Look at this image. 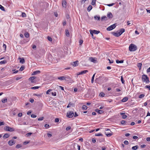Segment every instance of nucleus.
Instances as JSON below:
<instances>
[{
  "label": "nucleus",
  "instance_id": "40",
  "mask_svg": "<svg viewBox=\"0 0 150 150\" xmlns=\"http://www.w3.org/2000/svg\"><path fill=\"white\" fill-rule=\"evenodd\" d=\"M24 67L23 66H22L20 68V69L19 71H22L24 69Z\"/></svg>",
  "mask_w": 150,
  "mask_h": 150
},
{
  "label": "nucleus",
  "instance_id": "3",
  "mask_svg": "<svg viewBox=\"0 0 150 150\" xmlns=\"http://www.w3.org/2000/svg\"><path fill=\"white\" fill-rule=\"evenodd\" d=\"M4 129L6 131H9L11 132L14 131L15 130L13 128L10 127L8 126L5 127H4Z\"/></svg>",
  "mask_w": 150,
  "mask_h": 150
},
{
  "label": "nucleus",
  "instance_id": "8",
  "mask_svg": "<svg viewBox=\"0 0 150 150\" xmlns=\"http://www.w3.org/2000/svg\"><path fill=\"white\" fill-rule=\"evenodd\" d=\"M8 143L10 146H12L15 144V142L13 139H11L8 142Z\"/></svg>",
  "mask_w": 150,
  "mask_h": 150
},
{
  "label": "nucleus",
  "instance_id": "19",
  "mask_svg": "<svg viewBox=\"0 0 150 150\" xmlns=\"http://www.w3.org/2000/svg\"><path fill=\"white\" fill-rule=\"evenodd\" d=\"M94 18L95 20L98 21H99L100 19V16H94Z\"/></svg>",
  "mask_w": 150,
  "mask_h": 150
},
{
  "label": "nucleus",
  "instance_id": "16",
  "mask_svg": "<svg viewBox=\"0 0 150 150\" xmlns=\"http://www.w3.org/2000/svg\"><path fill=\"white\" fill-rule=\"evenodd\" d=\"M113 17V16L112 13L111 12H109L107 14V17L109 18H112Z\"/></svg>",
  "mask_w": 150,
  "mask_h": 150
},
{
  "label": "nucleus",
  "instance_id": "58",
  "mask_svg": "<svg viewBox=\"0 0 150 150\" xmlns=\"http://www.w3.org/2000/svg\"><path fill=\"white\" fill-rule=\"evenodd\" d=\"M71 129V127L70 126H68L66 128V129L67 131H68L69 130H70Z\"/></svg>",
  "mask_w": 150,
  "mask_h": 150
},
{
  "label": "nucleus",
  "instance_id": "18",
  "mask_svg": "<svg viewBox=\"0 0 150 150\" xmlns=\"http://www.w3.org/2000/svg\"><path fill=\"white\" fill-rule=\"evenodd\" d=\"M10 136V135L7 134V133H6V134H5L3 136V138H8Z\"/></svg>",
  "mask_w": 150,
  "mask_h": 150
},
{
  "label": "nucleus",
  "instance_id": "11",
  "mask_svg": "<svg viewBox=\"0 0 150 150\" xmlns=\"http://www.w3.org/2000/svg\"><path fill=\"white\" fill-rule=\"evenodd\" d=\"M89 60L91 62H93L94 63H96L97 61L94 58L92 57H90Z\"/></svg>",
  "mask_w": 150,
  "mask_h": 150
},
{
  "label": "nucleus",
  "instance_id": "55",
  "mask_svg": "<svg viewBox=\"0 0 150 150\" xmlns=\"http://www.w3.org/2000/svg\"><path fill=\"white\" fill-rule=\"evenodd\" d=\"M124 143L125 144L127 145L129 144L128 142L127 141L125 140L124 141Z\"/></svg>",
  "mask_w": 150,
  "mask_h": 150
},
{
  "label": "nucleus",
  "instance_id": "24",
  "mask_svg": "<svg viewBox=\"0 0 150 150\" xmlns=\"http://www.w3.org/2000/svg\"><path fill=\"white\" fill-rule=\"evenodd\" d=\"M66 35L67 37H69L70 36V33L68 30H65Z\"/></svg>",
  "mask_w": 150,
  "mask_h": 150
},
{
  "label": "nucleus",
  "instance_id": "61",
  "mask_svg": "<svg viewBox=\"0 0 150 150\" xmlns=\"http://www.w3.org/2000/svg\"><path fill=\"white\" fill-rule=\"evenodd\" d=\"M22 115V113H20L18 114V116L19 117H21Z\"/></svg>",
  "mask_w": 150,
  "mask_h": 150
},
{
  "label": "nucleus",
  "instance_id": "46",
  "mask_svg": "<svg viewBox=\"0 0 150 150\" xmlns=\"http://www.w3.org/2000/svg\"><path fill=\"white\" fill-rule=\"evenodd\" d=\"M44 119V117H42L40 118H39L38 119V121H41L42 120Z\"/></svg>",
  "mask_w": 150,
  "mask_h": 150
},
{
  "label": "nucleus",
  "instance_id": "5",
  "mask_svg": "<svg viewBox=\"0 0 150 150\" xmlns=\"http://www.w3.org/2000/svg\"><path fill=\"white\" fill-rule=\"evenodd\" d=\"M116 27V24L115 23L108 27L107 28V30L108 31H110L115 28Z\"/></svg>",
  "mask_w": 150,
  "mask_h": 150
},
{
  "label": "nucleus",
  "instance_id": "45",
  "mask_svg": "<svg viewBox=\"0 0 150 150\" xmlns=\"http://www.w3.org/2000/svg\"><path fill=\"white\" fill-rule=\"evenodd\" d=\"M22 16L23 17H26V14L24 12H23L22 13Z\"/></svg>",
  "mask_w": 150,
  "mask_h": 150
},
{
  "label": "nucleus",
  "instance_id": "42",
  "mask_svg": "<svg viewBox=\"0 0 150 150\" xmlns=\"http://www.w3.org/2000/svg\"><path fill=\"white\" fill-rule=\"evenodd\" d=\"M39 87V86H35L32 87L31 88L32 89L35 90L38 89Z\"/></svg>",
  "mask_w": 150,
  "mask_h": 150
},
{
  "label": "nucleus",
  "instance_id": "1",
  "mask_svg": "<svg viewBox=\"0 0 150 150\" xmlns=\"http://www.w3.org/2000/svg\"><path fill=\"white\" fill-rule=\"evenodd\" d=\"M129 50L130 51H134L137 49V47L135 45L131 44L129 47Z\"/></svg>",
  "mask_w": 150,
  "mask_h": 150
},
{
  "label": "nucleus",
  "instance_id": "33",
  "mask_svg": "<svg viewBox=\"0 0 150 150\" xmlns=\"http://www.w3.org/2000/svg\"><path fill=\"white\" fill-rule=\"evenodd\" d=\"M22 146V145L21 144H18L16 146V148L17 149H18L21 148Z\"/></svg>",
  "mask_w": 150,
  "mask_h": 150
},
{
  "label": "nucleus",
  "instance_id": "36",
  "mask_svg": "<svg viewBox=\"0 0 150 150\" xmlns=\"http://www.w3.org/2000/svg\"><path fill=\"white\" fill-rule=\"evenodd\" d=\"M52 91L51 89H49L46 92V94H50L51 93L50 92V91Z\"/></svg>",
  "mask_w": 150,
  "mask_h": 150
},
{
  "label": "nucleus",
  "instance_id": "54",
  "mask_svg": "<svg viewBox=\"0 0 150 150\" xmlns=\"http://www.w3.org/2000/svg\"><path fill=\"white\" fill-rule=\"evenodd\" d=\"M47 38L48 40L49 41H52V39L51 37H50L49 36H48V37H47Z\"/></svg>",
  "mask_w": 150,
  "mask_h": 150
},
{
  "label": "nucleus",
  "instance_id": "47",
  "mask_svg": "<svg viewBox=\"0 0 150 150\" xmlns=\"http://www.w3.org/2000/svg\"><path fill=\"white\" fill-rule=\"evenodd\" d=\"M45 127L46 129H48L50 127V125H48V124H45Z\"/></svg>",
  "mask_w": 150,
  "mask_h": 150
},
{
  "label": "nucleus",
  "instance_id": "64",
  "mask_svg": "<svg viewBox=\"0 0 150 150\" xmlns=\"http://www.w3.org/2000/svg\"><path fill=\"white\" fill-rule=\"evenodd\" d=\"M146 72L147 73H148L150 72V67L147 69Z\"/></svg>",
  "mask_w": 150,
  "mask_h": 150
},
{
  "label": "nucleus",
  "instance_id": "39",
  "mask_svg": "<svg viewBox=\"0 0 150 150\" xmlns=\"http://www.w3.org/2000/svg\"><path fill=\"white\" fill-rule=\"evenodd\" d=\"M87 106L85 105H83L82 107V108L84 110H86L87 109Z\"/></svg>",
  "mask_w": 150,
  "mask_h": 150
},
{
  "label": "nucleus",
  "instance_id": "31",
  "mask_svg": "<svg viewBox=\"0 0 150 150\" xmlns=\"http://www.w3.org/2000/svg\"><path fill=\"white\" fill-rule=\"evenodd\" d=\"M95 74H94L92 77L91 80V83H93L94 79V77H95Z\"/></svg>",
  "mask_w": 150,
  "mask_h": 150
},
{
  "label": "nucleus",
  "instance_id": "9",
  "mask_svg": "<svg viewBox=\"0 0 150 150\" xmlns=\"http://www.w3.org/2000/svg\"><path fill=\"white\" fill-rule=\"evenodd\" d=\"M79 64V61L77 60L76 61L73 62L71 63V64L74 67L78 66Z\"/></svg>",
  "mask_w": 150,
  "mask_h": 150
},
{
  "label": "nucleus",
  "instance_id": "25",
  "mask_svg": "<svg viewBox=\"0 0 150 150\" xmlns=\"http://www.w3.org/2000/svg\"><path fill=\"white\" fill-rule=\"evenodd\" d=\"M138 146L136 145L134 146H133L132 149L133 150H136L138 148Z\"/></svg>",
  "mask_w": 150,
  "mask_h": 150
},
{
  "label": "nucleus",
  "instance_id": "13",
  "mask_svg": "<svg viewBox=\"0 0 150 150\" xmlns=\"http://www.w3.org/2000/svg\"><path fill=\"white\" fill-rule=\"evenodd\" d=\"M95 111L98 113L101 114L103 112V111L102 110H99L98 109H96L95 110Z\"/></svg>",
  "mask_w": 150,
  "mask_h": 150
},
{
  "label": "nucleus",
  "instance_id": "14",
  "mask_svg": "<svg viewBox=\"0 0 150 150\" xmlns=\"http://www.w3.org/2000/svg\"><path fill=\"white\" fill-rule=\"evenodd\" d=\"M112 34L116 37H118L120 36L119 32L118 33H115L114 32H113L112 33Z\"/></svg>",
  "mask_w": 150,
  "mask_h": 150
},
{
  "label": "nucleus",
  "instance_id": "48",
  "mask_svg": "<svg viewBox=\"0 0 150 150\" xmlns=\"http://www.w3.org/2000/svg\"><path fill=\"white\" fill-rule=\"evenodd\" d=\"M103 136L102 134L101 133H98L97 134H95V136Z\"/></svg>",
  "mask_w": 150,
  "mask_h": 150
},
{
  "label": "nucleus",
  "instance_id": "6",
  "mask_svg": "<svg viewBox=\"0 0 150 150\" xmlns=\"http://www.w3.org/2000/svg\"><path fill=\"white\" fill-rule=\"evenodd\" d=\"M74 115V112L72 111H69L67 112V117L69 118H72Z\"/></svg>",
  "mask_w": 150,
  "mask_h": 150
},
{
  "label": "nucleus",
  "instance_id": "44",
  "mask_svg": "<svg viewBox=\"0 0 150 150\" xmlns=\"http://www.w3.org/2000/svg\"><path fill=\"white\" fill-rule=\"evenodd\" d=\"M89 31L90 32V33L91 34V35H92V37H93V30H89Z\"/></svg>",
  "mask_w": 150,
  "mask_h": 150
},
{
  "label": "nucleus",
  "instance_id": "41",
  "mask_svg": "<svg viewBox=\"0 0 150 150\" xmlns=\"http://www.w3.org/2000/svg\"><path fill=\"white\" fill-rule=\"evenodd\" d=\"M121 123L122 125H124L127 123V122L125 120H122L121 121Z\"/></svg>",
  "mask_w": 150,
  "mask_h": 150
},
{
  "label": "nucleus",
  "instance_id": "60",
  "mask_svg": "<svg viewBox=\"0 0 150 150\" xmlns=\"http://www.w3.org/2000/svg\"><path fill=\"white\" fill-rule=\"evenodd\" d=\"M31 116L33 118H35L37 117V116L34 114H32L31 115Z\"/></svg>",
  "mask_w": 150,
  "mask_h": 150
},
{
  "label": "nucleus",
  "instance_id": "12",
  "mask_svg": "<svg viewBox=\"0 0 150 150\" xmlns=\"http://www.w3.org/2000/svg\"><path fill=\"white\" fill-rule=\"evenodd\" d=\"M67 2L65 0H63L62 1V6L63 7L65 8L66 7Z\"/></svg>",
  "mask_w": 150,
  "mask_h": 150
},
{
  "label": "nucleus",
  "instance_id": "38",
  "mask_svg": "<svg viewBox=\"0 0 150 150\" xmlns=\"http://www.w3.org/2000/svg\"><path fill=\"white\" fill-rule=\"evenodd\" d=\"M51 93L52 96H56L57 95V93L55 92H51Z\"/></svg>",
  "mask_w": 150,
  "mask_h": 150
},
{
  "label": "nucleus",
  "instance_id": "26",
  "mask_svg": "<svg viewBox=\"0 0 150 150\" xmlns=\"http://www.w3.org/2000/svg\"><path fill=\"white\" fill-rule=\"evenodd\" d=\"M7 98H4V99H2L1 100L2 102L3 103H6L7 102Z\"/></svg>",
  "mask_w": 150,
  "mask_h": 150
},
{
  "label": "nucleus",
  "instance_id": "21",
  "mask_svg": "<svg viewBox=\"0 0 150 150\" xmlns=\"http://www.w3.org/2000/svg\"><path fill=\"white\" fill-rule=\"evenodd\" d=\"M19 59H20V62L22 64H23L25 62V60L23 58H19Z\"/></svg>",
  "mask_w": 150,
  "mask_h": 150
},
{
  "label": "nucleus",
  "instance_id": "32",
  "mask_svg": "<svg viewBox=\"0 0 150 150\" xmlns=\"http://www.w3.org/2000/svg\"><path fill=\"white\" fill-rule=\"evenodd\" d=\"M105 95V94L103 93V92L100 93L99 94V96L102 97H104Z\"/></svg>",
  "mask_w": 150,
  "mask_h": 150
},
{
  "label": "nucleus",
  "instance_id": "51",
  "mask_svg": "<svg viewBox=\"0 0 150 150\" xmlns=\"http://www.w3.org/2000/svg\"><path fill=\"white\" fill-rule=\"evenodd\" d=\"M72 105H73V104L71 103H69L68 105L67 106V108H69L70 106H71Z\"/></svg>",
  "mask_w": 150,
  "mask_h": 150
},
{
  "label": "nucleus",
  "instance_id": "22",
  "mask_svg": "<svg viewBox=\"0 0 150 150\" xmlns=\"http://www.w3.org/2000/svg\"><path fill=\"white\" fill-rule=\"evenodd\" d=\"M93 32L94 34H98L100 32V31L98 30H93Z\"/></svg>",
  "mask_w": 150,
  "mask_h": 150
},
{
  "label": "nucleus",
  "instance_id": "27",
  "mask_svg": "<svg viewBox=\"0 0 150 150\" xmlns=\"http://www.w3.org/2000/svg\"><path fill=\"white\" fill-rule=\"evenodd\" d=\"M120 114L122 116L123 119H125L127 117V116L125 115V113H121Z\"/></svg>",
  "mask_w": 150,
  "mask_h": 150
},
{
  "label": "nucleus",
  "instance_id": "10",
  "mask_svg": "<svg viewBox=\"0 0 150 150\" xmlns=\"http://www.w3.org/2000/svg\"><path fill=\"white\" fill-rule=\"evenodd\" d=\"M36 78V77L35 76H33L30 77L29 80L31 81V82L32 83H35V82L34 81V80Z\"/></svg>",
  "mask_w": 150,
  "mask_h": 150
},
{
  "label": "nucleus",
  "instance_id": "20",
  "mask_svg": "<svg viewBox=\"0 0 150 150\" xmlns=\"http://www.w3.org/2000/svg\"><path fill=\"white\" fill-rule=\"evenodd\" d=\"M128 100V98L127 97H125L123 98L122 100V101L123 102L127 101Z\"/></svg>",
  "mask_w": 150,
  "mask_h": 150
},
{
  "label": "nucleus",
  "instance_id": "17",
  "mask_svg": "<svg viewBox=\"0 0 150 150\" xmlns=\"http://www.w3.org/2000/svg\"><path fill=\"white\" fill-rule=\"evenodd\" d=\"M40 73V71H34L32 75H35L37 74H38Z\"/></svg>",
  "mask_w": 150,
  "mask_h": 150
},
{
  "label": "nucleus",
  "instance_id": "28",
  "mask_svg": "<svg viewBox=\"0 0 150 150\" xmlns=\"http://www.w3.org/2000/svg\"><path fill=\"white\" fill-rule=\"evenodd\" d=\"M92 8V6L91 5H89L87 8V11L88 12H89L91 10Z\"/></svg>",
  "mask_w": 150,
  "mask_h": 150
},
{
  "label": "nucleus",
  "instance_id": "34",
  "mask_svg": "<svg viewBox=\"0 0 150 150\" xmlns=\"http://www.w3.org/2000/svg\"><path fill=\"white\" fill-rule=\"evenodd\" d=\"M24 35L26 38H28L29 37V34L27 33H25L24 34Z\"/></svg>",
  "mask_w": 150,
  "mask_h": 150
},
{
  "label": "nucleus",
  "instance_id": "52",
  "mask_svg": "<svg viewBox=\"0 0 150 150\" xmlns=\"http://www.w3.org/2000/svg\"><path fill=\"white\" fill-rule=\"evenodd\" d=\"M6 61L5 60H3L2 61H1L0 62V64H4L6 63Z\"/></svg>",
  "mask_w": 150,
  "mask_h": 150
},
{
  "label": "nucleus",
  "instance_id": "2",
  "mask_svg": "<svg viewBox=\"0 0 150 150\" xmlns=\"http://www.w3.org/2000/svg\"><path fill=\"white\" fill-rule=\"evenodd\" d=\"M142 79L143 81L145 82L146 83L149 82V78L146 75L143 74L142 76Z\"/></svg>",
  "mask_w": 150,
  "mask_h": 150
},
{
  "label": "nucleus",
  "instance_id": "4",
  "mask_svg": "<svg viewBox=\"0 0 150 150\" xmlns=\"http://www.w3.org/2000/svg\"><path fill=\"white\" fill-rule=\"evenodd\" d=\"M145 12H146L145 8H144V9L141 8L138 10V14L139 16H142L144 14Z\"/></svg>",
  "mask_w": 150,
  "mask_h": 150
},
{
  "label": "nucleus",
  "instance_id": "29",
  "mask_svg": "<svg viewBox=\"0 0 150 150\" xmlns=\"http://www.w3.org/2000/svg\"><path fill=\"white\" fill-rule=\"evenodd\" d=\"M142 64L140 63H138L137 64V67H139V69H140L141 68Z\"/></svg>",
  "mask_w": 150,
  "mask_h": 150
},
{
  "label": "nucleus",
  "instance_id": "7",
  "mask_svg": "<svg viewBox=\"0 0 150 150\" xmlns=\"http://www.w3.org/2000/svg\"><path fill=\"white\" fill-rule=\"evenodd\" d=\"M70 78V77L69 76H64L60 77H59L58 78V79L60 80H66V79H69Z\"/></svg>",
  "mask_w": 150,
  "mask_h": 150
},
{
  "label": "nucleus",
  "instance_id": "62",
  "mask_svg": "<svg viewBox=\"0 0 150 150\" xmlns=\"http://www.w3.org/2000/svg\"><path fill=\"white\" fill-rule=\"evenodd\" d=\"M83 41L82 40H80L79 42L80 45H81L83 43Z\"/></svg>",
  "mask_w": 150,
  "mask_h": 150
},
{
  "label": "nucleus",
  "instance_id": "57",
  "mask_svg": "<svg viewBox=\"0 0 150 150\" xmlns=\"http://www.w3.org/2000/svg\"><path fill=\"white\" fill-rule=\"evenodd\" d=\"M59 120V119L58 118H56L55 120V122H58Z\"/></svg>",
  "mask_w": 150,
  "mask_h": 150
},
{
  "label": "nucleus",
  "instance_id": "53",
  "mask_svg": "<svg viewBox=\"0 0 150 150\" xmlns=\"http://www.w3.org/2000/svg\"><path fill=\"white\" fill-rule=\"evenodd\" d=\"M121 81L122 82V83H124L125 81L123 80V79L122 76L121 77Z\"/></svg>",
  "mask_w": 150,
  "mask_h": 150
},
{
  "label": "nucleus",
  "instance_id": "59",
  "mask_svg": "<svg viewBox=\"0 0 150 150\" xmlns=\"http://www.w3.org/2000/svg\"><path fill=\"white\" fill-rule=\"evenodd\" d=\"M115 4V3H112L111 4H108L107 5L109 6H112Z\"/></svg>",
  "mask_w": 150,
  "mask_h": 150
},
{
  "label": "nucleus",
  "instance_id": "37",
  "mask_svg": "<svg viewBox=\"0 0 150 150\" xmlns=\"http://www.w3.org/2000/svg\"><path fill=\"white\" fill-rule=\"evenodd\" d=\"M145 95L143 94H141L139 95V98H142Z\"/></svg>",
  "mask_w": 150,
  "mask_h": 150
},
{
  "label": "nucleus",
  "instance_id": "56",
  "mask_svg": "<svg viewBox=\"0 0 150 150\" xmlns=\"http://www.w3.org/2000/svg\"><path fill=\"white\" fill-rule=\"evenodd\" d=\"M83 74H84L88 72L87 70H85L84 71H82Z\"/></svg>",
  "mask_w": 150,
  "mask_h": 150
},
{
  "label": "nucleus",
  "instance_id": "35",
  "mask_svg": "<svg viewBox=\"0 0 150 150\" xmlns=\"http://www.w3.org/2000/svg\"><path fill=\"white\" fill-rule=\"evenodd\" d=\"M0 9L2 11H5L4 7L1 5H0Z\"/></svg>",
  "mask_w": 150,
  "mask_h": 150
},
{
  "label": "nucleus",
  "instance_id": "30",
  "mask_svg": "<svg viewBox=\"0 0 150 150\" xmlns=\"http://www.w3.org/2000/svg\"><path fill=\"white\" fill-rule=\"evenodd\" d=\"M105 133L106 135L108 137H110L112 135V134H111V133H108L106 132H105Z\"/></svg>",
  "mask_w": 150,
  "mask_h": 150
},
{
  "label": "nucleus",
  "instance_id": "23",
  "mask_svg": "<svg viewBox=\"0 0 150 150\" xmlns=\"http://www.w3.org/2000/svg\"><path fill=\"white\" fill-rule=\"evenodd\" d=\"M123 62H124L123 60H121L120 61H119L118 59H117L116 60V62L117 64L122 63Z\"/></svg>",
  "mask_w": 150,
  "mask_h": 150
},
{
  "label": "nucleus",
  "instance_id": "63",
  "mask_svg": "<svg viewBox=\"0 0 150 150\" xmlns=\"http://www.w3.org/2000/svg\"><path fill=\"white\" fill-rule=\"evenodd\" d=\"M101 149H102V150H105L106 149V147L105 146H104L102 147H101Z\"/></svg>",
  "mask_w": 150,
  "mask_h": 150
},
{
  "label": "nucleus",
  "instance_id": "43",
  "mask_svg": "<svg viewBox=\"0 0 150 150\" xmlns=\"http://www.w3.org/2000/svg\"><path fill=\"white\" fill-rule=\"evenodd\" d=\"M96 0H93L91 3V4L92 5H94L96 4Z\"/></svg>",
  "mask_w": 150,
  "mask_h": 150
},
{
  "label": "nucleus",
  "instance_id": "50",
  "mask_svg": "<svg viewBox=\"0 0 150 150\" xmlns=\"http://www.w3.org/2000/svg\"><path fill=\"white\" fill-rule=\"evenodd\" d=\"M106 18V17L105 16L102 17L101 18V20L103 21L104 20H105V19Z\"/></svg>",
  "mask_w": 150,
  "mask_h": 150
},
{
  "label": "nucleus",
  "instance_id": "49",
  "mask_svg": "<svg viewBox=\"0 0 150 150\" xmlns=\"http://www.w3.org/2000/svg\"><path fill=\"white\" fill-rule=\"evenodd\" d=\"M145 88H148L149 90H150V86L146 85L145 86Z\"/></svg>",
  "mask_w": 150,
  "mask_h": 150
},
{
  "label": "nucleus",
  "instance_id": "15",
  "mask_svg": "<svg viewBox=\"0 0 150 150\" xmlns=\"http://www.w3.org/2000/svg\"><path fill=\"white\" fill-rule=\"evenodd\" d=\"M120 31L119 32V33L120 35L122 33L125 32V29L124 28H121L120 29Z\"/></svg>",
  "mask_w": 150,
  "mask_h": 150
}]
</instances>
